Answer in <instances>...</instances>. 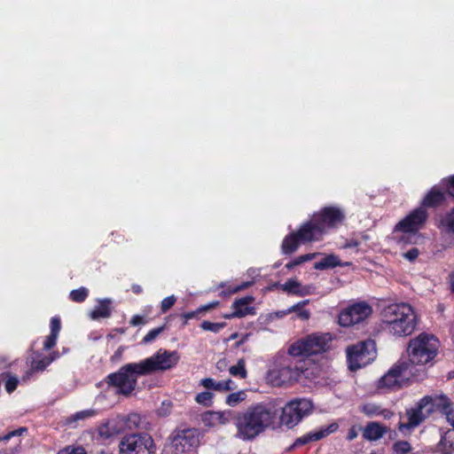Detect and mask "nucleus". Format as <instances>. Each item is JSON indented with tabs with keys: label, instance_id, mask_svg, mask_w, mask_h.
I'll return each mask as SVG.
<instances>
[{
	"label": "nucleus",
	"instance_id": "obj_36",
	"mask_svg": "<svg viewBox=\"0 0 454 454\" xmlns=\"http://www.w3.org/2000/svg\"><path fill=\"white\" fill-rule=\"evenodd\" d=\"M392 450L394 454H407L411 450V445L407 441L400 440L393 443Z\"/></svg>",
	"mask_w": 454,
	"mask_h": 454
},
{
	"label": "nucleus",
	"instance_id": "obj_18",
	"mask_svg": "<svg viewBox=\"0 0 454 454\" xmlns=\"http://www.w3.org/2000/svg\"><path fill=\"white\" fill-rule=\"evenodd\" d=\"M125 427L130 431L145 432L153 428V424L147 415L137 412L129 413L124 419Z\"/></svg>",
	"mask_w": 454,
	"mask_h": 454
},
{
	"label": "nucleus",
	"instance_id": "obj_6",
	"mask_svg": "<svg viewBox=\"0 0 454 454\" xmlns=\"http://www.w3.org/2000/svg\"><path fill=\"white\" fill-rule=\"evenodd\" d=\"M332 337L329 333H312L306 338L294 342L288 348L292 356H310L327 351L330 348Z\"/></svg>",
	"mask_w": 454,
	"mask_h": 454
},
{
	"label": "nucleus",
	"instance_id": "obj_7",
	"mask_svg": "<svg viewBox=\"0 0 454 454\" xmlns=\"http://www.w3.org/2000/svg\"><path fill=\"white\" fill-rule=\"evenodd\" d=\"M304 362L283 364L270 370L268 372V379L277 387L292 386L302 377L309 378V369L304 368Z\"/></svg>",
	"mask_w": 454,
	"mask_h": 454
},
{
	"label": "nucleus",
	"instance_id": "obj_22",
	"mask_svg": "<svg viewBox=\"0 0 454 454\" xmlns=\"http://www.w3.org/2000/svg\"><path fill=\"white\" fill-rule=\"evenodd\" d=\"M200 385L208 390H214L217 392H227L230 390H234L237 387L235 382L231 379L216 381L212 378H204L200 381Z\"/></svg>",
	"mask_w": 454,
	"mask_h": 454
},
{
	"label": "nucleus",
	"instance_id": "obj_15",
	"mask_svg": "<svg viewBox=\"0 0 454 454\" xmlns=\"http://www.w3.org/2000/svg\"><path fill=\"white\" fill-rule=\"evenodd\" d=\"M372 313V307L364 302H356L342 310L339 315V324L351 326L364 321Z\"/></svg>",
	"mask_w": 454,
	"mask_h": 454
},
{
	"label": "nucleus",
	"instance_id": "obj_55",
	"mask_svg": "<svg viewBox=\"0 0 454 454\" xmlns=\"http://www.w3.org/2000/svg\"><path fill=\"white\" fill-rule=\"evenodd\" d=\"M242 315L243 314L241 313V311H239V310H233L231 313L224 314L223 316V317L225 318V319H232V318H235V317L240 318V317H242Z\"/></svg>",
	"mask_w": 454,
	"mask_h": 454
},
{
	"label": "nucleus",
	"instance_id": "obj_10",
	"mask_svg": "<svg viewBox=\"0 0 454 454\" xmlns=\"http://www.w3.org/2000/svg\"><path fill=\"white\" fill-rule=\"evenodd\" d=\"M412 366L407 361H397L388 372L380 378L379 387L390 389H400L408 385L412 375Z\"/></svg>",
	"mask_w": 454,
	"mask_h": 454
},
{
	"label": "nucleus",
	"instance_id": "obj_14",
	"mask_svg": "<svg viewBox=\"0 0 454 454\" xmlns=\"http://www.w3.org/2000/svg\"><path fill=\"white\" fill-rule=\"evenodd\" d=\"M428 219V213L423 207H419L411 210L404 218L396 223L395 231H400L404 234H417L421 230Z\"/></svg>",
	"mask_w": 454,
	"mask_h": 454
},
{
	"label": "nucleus",
	"instance_id": "obj_11",
	"mask_svg": "<svg viewBox=\"0 0 454 454\" xmlns=\"http://www.w3.org/2000/svg\"><path fill=\"white\" fill-rule=\"evenodd\" d=\"M200 429L184 428L176 429L171 436V444L176 453H186L195 450L200 442Z\"/></svg>",
	"mask_w": 454,
	"mask_h": 454
},
{
	"label": "nucleus",
	"instance_id": "obj_4",
	"mask_svg": "<svg viewBox=\"0 0 454 454\" xmlns=\"http://www.w3.org/2000/svg\"><path fill=\"white\" fill-rule=\"evenodd\" d=\"M439 340L433 334L421 333L410 340L407 353L411 366L432 364L438 354Z\"/></svg>",
	"mask_w": 454,
	"mask_h": 454
},
{
	"label": "nucleus",
	"instance_id": "obj_12",
	"mask_svg": "<svg viewBox=\"0 0 454 454\" xmlns=\"http://www.w3.org/2000/svg\"><path fill=\"white\" fill-rule=\"evenodd\" d=\"M434 411V400L430 395L422 397L415 407L406 410L407 423L399 422V431L404 428H414L422 423Z\"/></svg>",
	"mask_w": 454,
	"mask_h": 454
},
{
	"label": "nucleus",
	"instance_id": "obj_62",
	"mask_svg": "<svg viewBox=\"0 0 454 454\" xmlns=\"http://www.w3.org/2000/svg\"><path fill=\"white\" fill-rule=\"evenodd\" d=\"M115 355L120 356L121 355V350L116 351Z\"/></svg>",
	"mask_w": 454,
	"mask_h": 454
},
{
	"label": "nucleus",
	"instance_id": "obj_54",
	"mask_svg": "<svg viewBox=\"0 0 454 454\" xmlns=\"http://www.w3.org/2000/svg\"><path fill=\"white\" fill-rule=\"evenodd\" d=\"M358 435V430L356 426H352L347 434L346 439L348 441H353L355 440Z\"/></svg>",
	"mask_w": 454,
	"mask_h": 454
},
{
	"label": "nucleus",
	"instance_id": "obj_23",
	"mask_svg": "<svg viewBox=\"0 0 454 454\" xmlns=\"http://www.w3.org/2000/svg\"><path fill=\"white\" fill-rule=\"evenodd\" d=\"M303 244L297 231H292L287 234L281 244V252L284 254L290 255L297 251L299 247Z\"/></svg>",
	"mask_w": 454,
	"mask_h": 454
},
{
	"label": "nucleus",
	"instance_id": "obj_33",
	"mask_svg": "<svg viewBox=\"0 0 454 454\" xmlns=\"http://www.w3.org/2000/svg\"><path fill=\"white\" fill-rule=\"evenodd\" d=\"M89 296V290L86 287H79L72 290L69 294V299L74 302H83Z\"/></svg>",
	"mask_w": 454,
	"mask_h": 454
},
{
	"label": "nucleus",
	"instance_id": "obj_35",
	"mask_svg": "<svg viewBox=\"0 0 454 454\" xmlns=\"http://www.w3.org/2000/svg\"><path fill=\"white\" fill-rule=\"evenodd\" d=\"M214 394L209 391H203L196 395L195 401L205 407H210L213 403Z\"/></svg>",
	"mask_w": 454,
	"mask_h": 454
},
{
	"label": "nucleus",
	"instance_id": "obj_49",
	"mask_svg": "<svg viewBox=\"0 0 454 454\" xmlns=\"http://www.w3.org/2000/svg\"><path fill=\"white\" fill-rule=\"evenodd\" d=\"M58 335L56 334H53V333H50L44 342H43V348L45 350H50L53 347H55L56 343H57V340H58Z\"/></svg>",
	"mask_w": 454,
	"mask_h": 454
},
{
	"label": "nucleus",
	"instance_id": "obj_26",
	"mask_svg": "<svg viewBox=\"0 0 454 454\" xmlns=\"http://www.w3.org/2000/svg\"><path fill=\"white\" fill-rule=\"evenodd\" d=\"M111 301L108 299L102 300L90 312V317L94 320L99 318H107L111 316Z\"/></svg>",
	"mask_w": 454,
	"mask_h": 454
},
{
	"label": "nucleus",
	"instance_id": "obj_59",
	"mask_svg": "<svg viewBox=\"0 0 454 454\" xmlns=\"http://www.w3.org/2000/svg\"><path fill=\"white\" fill-rule=\"evenodd\" d=\"M47 358H52V362L59 357V353L58 351L51 352L49 356H46Z\"/></svg>",
	"mask_w": 454,
	"mask_h": 454
},
{
	"label": "nucleus",
	"instance_id": "obj_32",
	"mask_svg": "<svg viewBox=\"0 0 454 454\" xmlns=\"http://www.w3.org/2000/svg\"><path fill=\"white\" fill-rule=\"evenodd\" d=\"M229 372L233 377L246 379L247 377V371L246 369V362L243 358L239 359L236 365L231 366Z\"/></svg>",
	"mask_w": 454,
	"mask_h": 454
},
{
	"label": "nucleus",
	"instance_id": "obj_48",
	"mask_svg": "<svg viewBox=\"0 0 454 454\" xmlns=\"http://www.w3.org/2000/svg\"><path fill=\"white\" fill-rule=\"evenodd\" d=\"M50 326H51L50 333H53V334H56L59 336L60 329H61V322H60L59 317H51Z\"/></svg>",
	"mask_w": 454,
	"mask_h": 454
},
{
	"label": "nucleus",
	"instance_id": "obj_47",
	"mask_svg": "<svg viewBox=\"0 0 454 454\" xmlns=\"http://www.w3.org/2000/svg\"><path fill=\"white\" fill-rule=\"evenodd\" d=\"M58 454H87V452L82 446H67V448L60 450Z\"/></svg>",
	"mask_w": 454,
	"mask_h": 454
},
{
	"label": "nucleus",
	"instance_id": "obj_52",
	"mask_svg": "<svg viewBox=\"0 0 454 454\" xmlns=\"http://www.w3.org/2000/svg\"><path fill=\"white\" fill-rule=\"evenodd\" d=\"M419 254V249L417 247H412L411 249L408 250L406 253L403 254V257L410 262H413L418 258Z\"/></svg>",
	"mask_w": 454,
	"mask_h": 454
},
{
	"label": "nucleus",
	"instance_id": "obj_58",
	"mask_svg": "<svg viewBox=\"0 0 454 454\" xmlns=\"http://www.w3.org/2000/svg\"><path fill=\"white\" fill-rule=\"evenodd\" d=\"M360 245V242L356 239H350L347 242L346 247H357Z\"/></svg>",
	"mask_w": 454,
	"mask_h": 454
},
{
	"label": "nucleus",
	"instance_id": "obj_43",
	"mask_svg": "<svg viewBox=\"0 0 454 454\" xmlns=\"http://www.w3.org/2000/svg\"><path fill=\"white\" fill-rule=\"evenodd\" d=\"M164 329H165V325L150 330L144 336L142 341L144 343H150V342L153 341L159 336V334L161 333L164 331Z\"/></svg>",
	"mask_w": 454,
	"mask_h": 454
},
{
	"label": "nucleus",
	"instance_id": "obj_53",
	"mask_svg": "<svg viewBox=\"0 0 454 454\" xmlns=\"http://www.w3.org/2000/svg\"><path fill=\"white\" fill-rule=\"evenodd\" d=\"M147 321L145 319V317L140 315H134L129 321V324L132 326L145 325Z\"/></svg>",
	"mask_w": 454,
	"mask_h": 454
},
{
	"label": "nucleus",
	"instance_id": "obj_13",
	"mask_svg": "<svg viewBox=\"0 0 454 454\" xmlns=\"http://www.w3.org/2000/svg\"><path fill=\"white\" fill-rule=\"evenodd\" d=\"M315 221L325 234L338 229L345 221V213L336 206H326L313 215Z\"/></svg>",
	"mask_w": 454,
	"mask_h": 454
},
{
	"label": "nucleus",
	"instance_id": "obj_17",
	"mask_svg": "<svg viewBox=\"0 0 454 454\" xmlns=\"http://www.w3.org/2000/svg\"><path fill=\"white\" fill-rule=\"evenodd\" d=\"M296 231L303 244L319 241L325 235L313 216L310 220L303 223Z\"/></svg>",
	"mask_w": 454,
	"mask_h": 454
},
{
	"label": "nucleus",
	"instance_id": "obj_45",
	"mask_svg": "<svg viewBox=\"0 0 454 454\" xmlns=\"http://www.w3.org/2000/svg\"><path fill=\"white\" fill-rule=\"evenodd\" d=\"M27 431V428L24 427H19L18 429H15V430H12V431L8 432L7 434H5L4 435L0 436V442L9 441L12 437H14V436H20L23 434V433H25Z\"/></svg>",
	"mask_w": 454,
	"mask_h": 454
},
{
	"label": "nucleus",
	"instance_id": "obj_39",
	"mask_svg": "<svg viewBox=\"0 0 454 454\" xmlns=\"http://www.w3.org/2000/svg\"><path fill=\"white\" fill-rule=\"evenodd\" d=\"M246 394L244 391L231 393L226 397V403L230 406H236L238 403L245 400Z\"/></svg>",
	"mask_w": 454,
	"mask_h": 454
},
{
	"label": "nucleus",
	"instance_id": "obj_37",
	"mask_svg": "<svg viewBox=\"0 0 454 454\" xmlns=\"http://www.w3.org/2000/svg\"><path fill=\"white\" fill-rule=\"evenodd\" d=\"M226 325H227V324L225 322L212 323V322H209V321H207V320L203 321L200 324L201 329H203L204 331H210V332L215 333H219Z\"/></svg>",
	"mask_w": 454,
	"mask_h": 454
},
{
	"label": "nucleus",
	"instance_id": "obj_63",
	"mask_svg": "<svg viewBox=\"0 0 454 454\" xmlns=\"http://www.w3.org/2000/svg\"><path fill=\"white\" fill-rule=\"evenodd\" d=\"M370 454H377L375 451H372Z\"/></svg>",
	"mask_w": 454,
	"mask_h": 454
},
{
	"label": "nucleus",
	"instance_id": "obj_21",
	"mask_svg": "<svg viewBox=\"0 0 454 454\" xmlns=\"http://www.w3.org/2000/svg\"><path fill=\"white\" fill-rule=\"evenodd\" d=\"M98 439L108 440L121 433V427L115 419H108L96 429Z\"/></svg>",
	"mask_w": 454,
	"mask_h": 454
},
{
	"label": "nucleus",
	"instance_id": "obj_19",
	"mask_svg": "<svg viewBox=\"0 0 454 454\" xmlns=\"http://www.w3.org/2000/svg\"><path fill=\"white\" fill-rule=\"evenodd\" d=\"M361 429L363 438L369 442L379 441L390 430L388 427L378 421L367 422Z\"/></svg>",
	"mask_w": 454,
	"mask_h": 454
},
{
	"label": "nucleus",
	"instance_id": "obj_24",
	"mask_svg": "<svg viewBox=\"0 0 454 454\" xmlns=\"http://www.w3.org/2000/svg\"><path fill=\"white\" fill-rule=\"evenodd\" d=\"M254 301V297L252 295H247L245 297L237 299L233 301L231 308L233 310H239L241 311L242 317L247 316V315H255V308L253 306H250L251 303H253Z\"/></svg>",
	"mask_w": 454,
	"mask_h": 454
},
{
	"label": "nucleus",
	"instance_id": "obj_16",
	"mask_svg": "<svg viewBox=\"0 0 454 454\" xmlns=\"http://www.w3.org/2000/svg\"><path fill=\"white\" fill-rule=\"evenodd\" d=\"M339 428V425L336 422H333L330 425L321 427L317 431L309 432L298 438L294 443L286 449L287 452L294 450L295 448L306 445L311 442H317L328 436L329 434L335 433Z\"/></svg>",
	"mask_w": 454,
	"mask_h": 454
},
{
	"label": "nucleus",
	"instance_id": "obj_20",
	"mask_svg": "<svg viewBox=\"0 0 454 454\" xmlns=\"http://www.w3.org/2000/svg\"><path fill=\"white\" fill-rule=\"evenodd\" d=\"M446 200V194L436 185L433 186L423 198L419 207L423 208H436Z\"/></svg>",
	"mask_w": 454,
	"mask_h": 454
},
{
	"label": "nucleus",
	"instance_id": "obj_30",
	"mask_svg": "<svg viewBox=\"0 0 454 454\" xmlns=\"http://www.w3.org/2000/svg\"><path fill=\"white\" fill-rule=\"evenodd\" d=\"M440 226L445 232L454 234V207L442 217Z\"/></svg>",
	"mask_w": 454,
	"mask_h": 454
},
{
	"label": "nucleus",
	"instance_id": "obj_34",
	"mask_svg": "<svg viewBox=\"0 0 454 454\" xmlns=\"http://www.w3.org/2000/svg\"><path fill=\"white\" fill-rule=\"evenodd\" d=\"M52 363V358H47V356L43 357L42 359L35 360L33 359L31 361V372H37L44 371Z\"/></svg>",
	"mask_w": 454,
	"mask_h": 454
},
{
	"label": "nucleus",
	"instance_id": "obj_29",
	"mask_svg": "<svg viewBox=\"0 0 454 454\" xmlns=\"http://www.w3.org/2000/svg\"><path fill=\"white\" fill-rule=\"evenodd\" d=\"M451 438L454 439V431L448 432L446 434L442 436L438 443V450L442 454H451L454 450V441L450 440Z\"/></svg>",
	"mask_w": 454,
	"mask_h": 454
},
{
	"label": "nucleus",
	"instance_id": "obj_5",
	"mask_svg": "<svg viewBox=\"0 0 454 454\" xmlns=\"http://www.w3.org/2000/svg\"><path fill=\"white\" fill-rule=\"evenodd\" d=\"M157 445L149 433L130 432L122 435L118 454H156Z\"/></svg>",
	"mask_w": 454,
	"mask_h": 454
},
{
	"label": "nucleus",
	"instance_id": "obj_44",
	"mask_svg": "<svg viewBox=\"0 0 454 454\" xmlns=\"http://www.w3.org/2000/svg\"><path fill=\"white\" fill-rule=\"evenodd\" d=\"M176 299L174 295L168 296L161 301L160 310L162 313H166L175 304Z\"/></svg>",
	"mask_w": 454,
	"mask_h": 454
},
{
	"label": "nucleus",
	"instance_id": "obj_28",
	"mask_svg": "<svg viewBox=\"0 0 454 454\" xmlns=\"http://www.w3.org/2000/svg\"><path fill=\"white\" fill-rule=\"evenodd\" d=\"M254 284L253 281H245L239 285H229L226 286L225 283L222 282L217 286V289L223 288L220 293L222 296H230L240 291H243L248 287H250Z\"/></svg>",
	"mask_w": 454,
	"mask_h": 454
},
{
	"label": "nucleus",
	"instance_id": "obj_31",
	"mask_svg": "<svg viewBox=\"0 0 454 454\" xmlns=\"http://www.w3.org/2000/svg\"><path fill=\"white\" fill-rule=\"evenodd\" d=\"M309 303V300L299 301L298 303L290 307L286 313L295 312L297 317L302 320H308L310 317V313L307 309H303V307Z\"/></svg>",
	"mask_w": 454,
	"mask_h": 454
},
{
	"label": "nucleus",
	"instance_id": "obj_57",
	"mask_svg": "<svg viewBox=\"0 0 454 454\" xmlns=\"http://www.w3.org/2000/svg\"><path fill=\"white\" fill-rule=\"evenodd\" d=\"M131 290L134 294H140L143 293V288L141 286L137 285V284H133L131 286Z\"/></svg>",
	"mask_w": 454,
	"mask_h": 454
},
{
	"label": "nucleus",
	"instance_id": "obj_9",
	"mask_svg": "<svg viewBox=\"0 0 454 454\" xmlns=\"http://www.w3.org/2000/svg\"><path fill=\"white\" fill-rule=\"evenodd\" d=\"M350 371L355 372L371 364L377 356L376 343L372 339L358 341L346 349Z\"/></svg>",
	"mask_w": 454,
	"mask_h": 454
},
{
	"label": "nucleus",
	"instance_id": "obj_25",
	"mask_svg": "<svg viewBox=\"0 0 454 454\" xmlns=\"http://www.w3.org/2000/svg\"><path fill=\"white\" fill-rule=\"evenodd\" d=\"M220 302L218 301H211L207 304L200 306L197 309L189 312H184L181 314V317L184 318L183 326L188 324V320L192 318H198L200 314L209 311L218 307Z\"/></svg>",
	"mask_w": 454,
	"mask_h": 454
},
{
	"label": "nucleus",
	"instance_id": "obj_51",
	"mask_svg": "<svg viewBox=\"0 0 454 454\" xmlns=\"http://www.w3.org/2000/svg\"><path fill=\"white\" fill-rule=\"evenodd\" d=\"M445 188L447 193L454 199V175L446 179Z\"/></svg>",
	"mask_w": 454,
	"mask_h": 454
},
{
	"label": "nucleus",
	"instance_id": "obj_38",
	"mask_svg": "<svg viewBox=\"0 0 454 454\" xmlns=\"http://www.w3.org/2000/svg\"><path fill=\"white\" fill-rule=\"evenodd\" d=\"M300 283L295 279H288L282 285V290L292 294H301Z\"/></svg>",
	"mask_w": 454,
	"mask_h": 454
},
{
	"label": "nucleus",
	"instance_id": "obj_8",
	"mask_svg": "<svg viewBox=\"0 0 454 454\" xmlns=\"http://www.w3.org/2000/svg\"><path fill=\"white\" fill-rule=\"evenodd\" d=\"M314 410V403L309 398H294L282 408L279 417L280 424L292 429L304 418L309 416Z\"/></svg>",
	"mask_w": 454,
	"mask_h": 454
},
{
	"label": "nucleus",
	"instance_id": "obj_2",
	"mask_svg": "<svg viewBox=\"0 0 454 454\" xmlns=\"http://www.w3.org/2000/svg\"><path fill=\"white\" fill-rule=\"evenodd\" d=\"M277 417V411L270 403H258L239 411L234 417L235 437L252 442L270 427Z\"/></svg>",
	"mask_w": 454,
	"mask_h": 454
},
{
	"label": "nucleus",
	"instance_id": "obj_1",
	"mask_svg": "<svg viewBox=\"0 0 454 454\" xmlns=\"http://www.w3.org/2000/svg\"><path fill=\"white\" fill-rule=\"evenodd\" d=\"M179 356L176 351L159 349L152 356L139 362L129 363L106 379L108 386L118 388V393L129 395L137 386V378L158 371H167L176 365Z\"/></svg>",
	"mask_w": 454,
	"mask_h": 454
},
{
	"label": "nucleus",
	"instance_id": "obj_27",
	"mask_svg": "<svg viewBox=\"0 0 454 454\" xmlns=\"http://www.w3.org/2000/svg\"><path fill=\"white\" fill-rule=\"evenodd\" d=\"M344 263L340 262L339 257L335 254H328L322 258L319 262H317L314 265L316 270H324L328 269H333L337 266H343Z\"/></svg>",
	"mask_w": 454,
	"mask_h": 454
},
{
	"label": "nucleus",
	"instance_id": "obj_3",
	"mask_svg": "<svg viewBox=\"0 0 454 454\" xmlns=\"http://www.w3.org/2000/svg\"><path fill=\"white\" fill-rule=\"evenodd\" d=\"M383 323L389 333L395 337L411 335L417 326V316L408 303L388 305L383 312Z\"/></svg>",
	"mask_w": 454,
	"mask_h": 454
},
{
	"label": "nucleus",
	"instance_id": "obj_60",
	"mask_svg": "<svg viewBox=\"0 0 454 454\" xmlns=\"http://www.w3.org/2000/svg\"><path fill=\"white\" fill-rule=\"evenodd\" d=\"M450 288L451 292L454 294V274L450 278Z\"/></svg>",
	"mask_w": 454,
	"mask_h": 454
},
{
	"label": "nucleus",
	"instance_id": "obj_56",
	"mask_svg": "<svg viewBox=\"0 0 454 454\" xmlns=\"http://www.w3.org/2000/svg\"><path fill=\"white\" fill-rule=\"evenodd\" d=\"M379 416H382L385 419H390L394 416V412L388 409L381 408Z\"/></svg>",
	"mask_w": 454,
	"mask_h": 454
},
{
	"label": "nucleus",
	"instance_id": "obj_42",
	"mask_svg": "<svg viewBox=\"0 0 454 454\" xmlns=\"http://www.w3.org/2000/svg\"><path fill=\"white\" fill-rule=\"evenodd\" d=\"M231 411H215L214 414H209L216 420V425H226L230 421Z\"/></svg>",
	"mask_w": 454,
	"mask_h": 454
},
{
	"label": "nucleus",
	"instance_id": "obj_46",
	"mask_svg": "<svg viewBox=\"0 0 454 454\" xmlns=\"http://www.w3.org/2000/svg\"><path fill=\"white\" fill-rule=\"evenodd\" d=\"M18 384V378L8 374V379L5 381V389L9 394L12 393L17 388Z\"/></svg>",
	"mask_w": 454,
	"mask_h": 454
},
{
	"label": "nucleus",
	"instance_id": "obj_61",
	"mask_svg": "<svg viewBox=\"0 0 454 454\" xmlns=\"http://www.w3.org/2000/svg\"><path fill=\"white\" fill-rule=\"evenodd\" d=\"M115 355L120 356L121 355V350L116 351Z\"/></svg>",
	"mask_w": 454,
	"mask_h": 454
},
{
	"label": "nucleus",
	"instance_id": "obj_40",
	"mask_svg": "<svg viewBox=\"0 0 454 454\" xmlns=\"http://www.w3.org/2000/svg\"><path fill=\"white\" fill-rule=\"evenodd\" d=\"M380 410L381 407L374 403H366L361 408V411L370 418L379 416Z\"/></svg>",
	"mask_w": 454,
	"mask_h": 454
},
{
	"label": "nucleus",
	"instance_id": "obj_50",
	"mask_svg": "<svg viewBox=\"0 0 454 454\" xmlns=\"http://www.w3.org/2000/svg\"><path fill=\"white\" fill-rule=\"evenodd\" d=\"M215 411H206L202 415V421L203 423L207 427H215L216 426V420H215V418L211 417L209 414H214Z\"/></svg>",
	"mask_w": 454,
	"mask_h": 454
},
{
	"label": "nucleus",
	"instance_id": "obj_41",
	"mask_svg": "<svg viewBox=\"0 0 454 454\" xmlns=\"http://www.w3.org/2000/svg\"><path fill=\"white\" fill-rule=\"evenodd\" d=\"M312 258H313V254H306L300 255V256L294 258V260L290 261L289 262H287L286 264V268L287 270H292L294 267L301 265L303 262L310 261Z\"/></svg>",
	"mask_w": 454,
	"mask_h": 454
}]
</instances>
